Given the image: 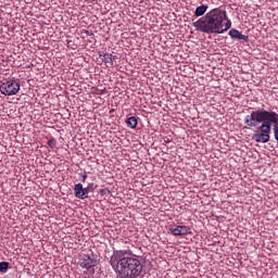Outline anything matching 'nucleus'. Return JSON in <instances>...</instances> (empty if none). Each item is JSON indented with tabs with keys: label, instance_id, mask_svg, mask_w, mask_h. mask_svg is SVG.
I'll use <instances>...</instances> for the list:
<instances>
[{
	"label": "nucleus",
	"instance_id": "2eb2a0df",
	"mask_svg": "<svg viewBox=\"0 0 278 278\" xmlns=\"http://www.w3.org/2000/svg\"><path fill=\"white\" fill-rule=\"evenodd\" d=\"M79 176L81 177L83 184H86V180L88 179V174L84 173V174H79Z\"/></svg>",
	"mask_w": 278,
	"mask_h": 278
},
{
	"label": "nucleus",
	"instance_id": "423d86ee",
	"mask_svg": "<svg viewBox=\"0 0 278 278\" xmlns=\"http://www.w3.org/2000/svg\"><path fill=\"white\" fill-rule=\"evenodd\" d=\"M79 267L80 268H86V270H90L94 266V260L90 257V255H80L79 257Z\"/></svg>",
	"mask_w": 278,
	"mask_h": 278
},
{
	"label": "nucleus",
	"instance_id": "1a4fd4ad",
	"mask_svg": "<svg viewBox=\"0 0 278 278\" xmlns=\"http://www.w3.org/2000/svg\"><path fill=\"white\" fill-rule=\"evenodd\" d=\"M74 194L76 199L84 200V185H81V182H78L74 186Z\"/></svg>",
	"mask_w": 278,
	"mask_h": 278
},
{
	"label": "nucleus",
	"instance_id": "f03ea898",
	"mask_svg": "<svg viewBox=\"0 0 278 278\" xmlns=\"http://www.w3.org/2000/svg\"><path fill=\"white\" fill-rule=\"evenodd\" d=\"M110 264L118 278H136L142 275V263L127 250H114Z\"/></svg>",
	"mask_w": 278,
	"mask_h": 278
},
{
	"label": "nucleus",
	"instance_id": "9d476101",
	"mask_svg": "<svg viewBox=\"0 0 278 278\" xmlns=\"http://www.w3.org/2000/svg\"><path fill=\"white\" fill-rule=\"evenodd\" d=\"M126 125L130 129H136L138 127V118H136V116L128 117L126 119Z\"/></svg>",
	"mask_w": 278,
	"mask_h": 278
},
{
	"label": "nucleus",
	"instance_id": "0eeeda50",
	"mask_svg": "<svg viewBox=\"0 0 278 278\" xmlns=\"http://www.w3.org/2000/svg\"><path fill=\"white\" fill-rule=\"evenodd\" d=\"M228 36L233 40H243L244 42H249V36L242 35V33L236 28L230 29Z\"/></svg>",
	"mask_w": 278,
	"mask_h": 278
},
{
	"label": "nucleus",
	"instance_id": "39448f33",
	"mask_svg": "<svg viewBox=\"0 0 278 278\" xmlns=\"http://www.w3.org/2000/svg\"><path fill=\"white\" fill-rule=\"evenodd\" d=\"M168 232L172 233V236H190L192 233V229L188 226H169Z\"/></svg>",
	"mask_w": 278,
	"mask_h": 278
},
{
	"label": "nucleus",
	"instance_id": "f8f14e48",
	"mask_svg": "<svg viewBox=\"0 0 278 278\" xmlns=\"http://www.w3.org/2000/svg\"><path fill=\"white\" fill-rule=\"evenodd\" d=\"M94 186V184H89L88 187L83 188V200L88 199V194L90 192V188Z\"/></svg>",
	"mask_w": 278,
	"mask_h": 278
},
{
	"label": "nucleus",
	"instance_id": "f257e3e1",
	"mask_svg": "<svg viewBox=\"0 0 278 278\" xmlns=\"http://www.w3.org/2000/svg\"><path fill=\"white\" fill-rule=\"evenodd\" d=\"M244 125L248 127H258V131L253 135L256 142H270V131L274 129V138L278 142V113L274 111L256 110L244 117ZM274 125V128H273Z\"/></svg>",
	"mask_w": 278,
	"mask_h": 278
},
{
	"label": "nucleus",
	"instance_id": "9b49d317",
	"mask_svg": "<svg viewBox=\"0 0 278 278\" xmlns=\"http://www.w3.org/2000/svg\"><path fill=\"white\" fill-rule=\"evenodd\" d=\"M208 7L205 4H202L200 7H198L194 11V16H203V14H205V12H207Z\"/></svg>",
	"mask_w": 278,
	"mask_h": 278
},
{
	"label": "nucleus",
	"instance_id": "dca6fc26",
	"mask_svg": "<svg viewBox=\"0 0 278 278\" xmlns=\"http://www.w3.org/2000/svg\"><path fill=\"white\" fill-rule=\"evenodd\" d=\"M106 192H110V190H108V189H102V190L100 191L101 194H105Z\"/></svg>",
	"mask_w": 278,
	"mask_h": 278
},
{
	"label": "nucleus",
	"instance_id": "4468645a",
	"mask_svg": "<svg viewBox=\"0 0 278 278\" xmlns=\"http://www.w3.org/2000/svg\"><path fill=\"white\" fill-rule=\"evenodd\" d=\"M56 144H58V141L55 140V138H51L48 141V147H50V149H55Z\"/></svg>",
	"mask_w": 278,
	"mask_h": 278
},
{
	"label": "nucleus",
	"instance_id": "ddd939ff",
	"mask_svg": "<svg viewBox=\"0 0 278 278\" xmlns=\"http://www.w3.org/2000/svg\"><path fill=\"white\" fill-rule=\"evenodd\" d=\"M8 268H10V263L0 262V273H8Z\"/></svg>",
	"mask_w": 278,
	"mask_h": 278
},
{
	"label": "nucleus",
	"instance_id": "20e7f679",
	"mask_svg": "<svg viewBox=\"0 0 278 278\" xmlns=\"http://www.w3.org/2000/svg\"><path fill=\"white\" fill-rule=\"evenodd\" d=\"M21 90V83L16 78L3 79L0 84V92L4 97H14Z\"/></svg>",
	"mask_w": 278,
	"mask_h": 278
},
{
	"label": "nucleus",
	"instance_id": "6e6552de",
	"mask_svg": "<svg viewBox=\"0 0 278 278\" xmlns=\"http://www.w3.org/2000/svg\"><path fill=\"white\" fill-rule=\"evenodd\" d=\"M100 58L102 59V62L104 64H108V66H114V60H116V56L110 53L100 54Z\"/></svg>",
	"mask_w": 278,
	"mask_h": 278
},
{
	"label": "nucleus",
	"instance_id": "7ed1b4c3",
	"mask_svg": "<svg viewBox=\"0 0 278 278\" xmlns=\"http://www.w3.org/2000/svg\"><path fill=\"white\" fill-rule=\"evenodd\" d=\"M192 25L197 31H202V34H225L231 29V20L227 18V11L223 8H215Z\"/></svg>",
	"mask_w": 278,
	"mask_h": 278
}]
</instances>
